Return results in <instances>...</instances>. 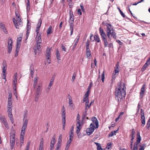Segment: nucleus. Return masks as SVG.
<instances>
[{
    "label": "nucleus",
    "mask_w": 150,
    "mask_h": 150,
    "mask_svg": "<svg viewBox=\"0 0 150 150\" xmlns=\"http://www.w3.org/2000/svg\"><path fill=\"white\" fill-rule=\"evenodd\" d=\"M126 88L123 82L118 83L117 87L115 88V95L116 100L119 103L125 98L126 94Z\"/></svg>",
    "instance_id": "f257e3e1"
},
{
    "label": "nucleus",
    "mask_w": 150,
    "mask_h": 150,
    "mask_svg": "<svg viewBox=\"0 0 150 150\" xmlns=\"http://www.w3.org/2000/svg\"><path fill=\"white\" fill-rule=\"evenodd\" d=\"M106 32L109 40H111L112 37L115 40L117 39L116 33L112 27L110 28H108V29L106 30Z\"/></svg>",
    "instance_id": "f03ea898"
},
{
    "label": "nucleus",
    "mask_w": 150,
    "mask_h": 150,
    "mask_svg": "<svg viewBox=\"0 0 150 150\" xmlns=\"http://www.w3.org/2000/svg\"><path fill=\"white\" fill-rule=\"evenodd\" d=\"M15 134L14 132H11L10 135V144L11 148L12 149L15 145Z\"/></svg>",
    "instance_id": "7ed1b4c3"
},
{
    "label": "nucleus",
    "mask_w": 150,
    "mask_h": 150,
    "mask_svg": "<svg viewBox=\"0 0 150 150\" xmlns=\"http://www.w3.org/2000/svg\"><path fill=\"white\" fill-rule=\"evenodd\" d=\"M96 128L93 124L91 123L90 125V128H87L86 130L87 134L89 135H90L93 133L94 131V130Z\"/></svg>",
    "instance_id": "20e7f679"
},
{
    "label": "nucleus",
    "mask_w": 150,
    "mask_h": 150,
    "mask_svg": "<svg viewBox=\"0 0 150 150\" xmlns=\"http://www.w3.org/2000/svg\"><path fill=\"white\" fill-rule=\"evenodd\" d=\"M7 69V66L6 64V62L5 61H4L3 62V68H2V73H3V76H2V78L3 79H5L6 81V71Z\"/></svg>",
    "instance_id": "39448f33"
},
{
    "label": "nucleus",
    "mask_w": 150,
    "mask_h": 150,
    "mask_svg": "<svg viewBox=\"0 0 150 150\" xmlns=\"http://www.w3.org/2000/svg\"><path fill=\"white\" fill-rule=\"evenodd\" d=\"M12 107H7V112L8 116L12 123H13L14 121L13 115L12 113Z\"/></svg>",
    "instance_id": "423d86ee"
},
{
    "label": "nucleus",
    "mask_w": 150,
    "mask_h": 150,
    "mask_svg": "<svg viewBox=\"0 0 150 150\" xmlns=\"http://www.w3.org/2000/svg\"><path fill=\"white\" fill-rule=\"evenodd\" d=\"M137 140L134 144V147L133 150H138V144L140 143L141 141V137L140 133L138 132L137 134Z\"/></svg>",
    "instance_id": "0eeeda50"
},
{
    "label": "nucleus",
    "mask_w": 150,
    "mask_h": 150,
    "mask_svg": "<svg viewBox=\"0 0 150 150\" xmlns=\"http://www.w3.org/2000/svg\"><path fill=\"white\" fill-rule=\"evenodd\" d=\"M36 44L33 48V49L34 51L35 54H36L37 52H40L41 50L40 48L41 47V43H39L38 42H36Z\"/></svg>",
    "instance_id": "6e6552de"
},
{
    "label": "nucleus",
    "mask_w": 150,
    "mask_h": 150,
    "mask_svg": "<svg viewBox=\"0 0 150 150\" xmlns=\"http://www.w3.org/2000/svg\"><path fill=\"white\" fill-rule=\"evenodd\" d=\"M12 41L11 39H8V52L10 54L12 50Z\"/></svg>",
    "instance_id": "1a4fd4ad"
},
{
    "label": "nucleus",
    "mask_w": 150,
    "mask_h": 150,
    "mask_svg": "<svg viewBox=\"0 0 150 150\" xmlns=\"http://www.w3.org/2000/svg\"><path fill=\"white\" fill-rule=\"evenodd\" d=\"M100 33L101 37V38H107V36L104 32L103 29L101 27L99 28Z\"/></svg>",
    "instance_id": "9d476101"
},
{
    "label": "nucleus",
    "mask_w": 150,
    "mask_h": 150,
    "mask_svg": "<svg viewBox=\"0 0 150 150\" xmlns=\"http://www.w3.org/2000/svg\"><path fill=\"white\" fill-rule=\"evenodd\" d=\"M91 120L92 121L93 123L92 124H95L96 126V128H98L99 126L98 122L97 120V119L95 117H93L91 119Z\"/></svg>",
    "instance_id": "9b49d317"
},
{
    "label": "nucleus",
    "mask_w": 150,
    "mask_h": 150,
    "mask_svg": "<svg viewBox=\"0 0 150 150\" xmlns=\"http://www.w3.org/2000/svg\"><path fill=\"white\" fill-rule=\"evenodd\" d=\"M55 142L56 140H55L54 136L51 142L50 150H53L54 149V145L55 144Z\"/></svg>",
    "instance_id": "f8f14e48"
},
{
    "label": "nucleus",
    "mask_w": 150,
    "mask_h": 150,
    "mask_svg": "<svg viewBox=\"0 0 150 150\" xmlns=\"http://www.w3.org/2000/svg\"><path fill=\"white\" fill-rule=\"evenodd\" d=\"M142 119V120H141V122L142 123V125L144 126L145 124V121L144 111L141 109V120Z\"/></svg>",
    "instance_id": "ddd939ff"
},
{
    "label": "nucleus",
    "mask_w": 150,
    "mask_h": 150,
    "mask_svg": "<svg viewBox=\"0 0 150 150\" xmlns=\"http://www.w3.org/2000/svg\"><path fill=\"white\" fill-rule=\"evenodd\" d=\"M42 91V85L41 84H40L38 85L35 90V93L41 94Z\"/></svg>",
    "instance_id": "4468645a"
},
{
    "label": "nucleus",
    "mask_w": 150,
    "mask_h": 150,
    "mask_svg": "<svg viewBox=\"0 0 150 150\" xmlns=\"http://www.w3.org/2000/svg\"><path fill=\"white\" fill-rule=\"evenodd\" d=\"M80 38V35H79L77 36L76 38L75 39L74 42V44L73 46V47L72 48V50H74V49L75 48L76 46V45H77V44Z\"/></svg>",
    "instance_id": "2eb2a0df"
},
{
    "label": "nucleus",
    "mask_w": 150,
    "mask_h": 150,
    "mask_svg": "<svg viewBox=\"0 0 150 150\" xmlns=\"http://www.w3.org/2000/svg\"><path fill=\"white\" fill-rule=\"evenodd\" d=\"M41 34L42 33H39L38 36H36V42H38L39 43H41L42 39H41Z\"/></svg>",
    "instance_id": "dca6fc26"
},
{
    "label": "nucleus",
    "mask_w": 150,
    "mask_h": 150,
    "mask_svg": "<svg viewBox=\"0 0 150 150\" xmlns=\"http://www.w3.org/2000/svg\"><path fill=\"white\" fill-rule=\"evenodd\" d=\"M42 20L40 19L38 20V23L37 24V27L36 28V32H39L40 30V27L41 26V24L42 23Z\"/></svg>",
    "instance_id": "f3484780"
},
{
    "label": "nucleus",
    "mask_w": 150,
    "mask_h": 150,
    "mask_svg": "<svg viewBox=\"0 0 150 150\" xmlns=\"http://www.w3.org/2000/svg\"><path fill=\"white\" fill-rule=\"evenodd\" d=\"M51 49L47 47V49L46 52V57H50L51 55Z\"/></svg>",
    "instance_id": "a211bd4d"
},
{
    "label": "nucleus",
    "mask_w": 150,
    "mask_h": 150,
    "mask_svg": "<svg viewBox=\"0 0 150 150\" xmlns=\"http://www.w3.org/2000/svg\"><path fill=\"white\" fill-rule=\"evenodd\" d=\"M102 24L104 26L106 25L107 26L106 29H108V28H110L112 27L110 24L108 23L106 21H103L102 23Z\"/></svg>",
    "instance_id": "6ab92c4d"
},
{
    "label": "nucleus",
    "mask_w": 150,
    "mask_h": 150,
    "mask_svg": "<svg viewBox=\"0 0 150 150\" xmlns=\"http://www.w3.org/2000/svg\"><path fill=\"white\" fill-rule=\"evenodd\" d=\"M83 124L82 122H81L79 121V120H77V124H76L77 128L81 129Z\"/></svg>",
    "instance_id": "aec40b11"
},
{
    "label": "nucleus",
    "mask_w": 150,
    "mask_h": 150,
    "mask_svg": "<svg viewBox=\"0 0 150 150\" xmlns=\"http://www.w3.org/2000/svg\"><path fill=\"white\" fill-rule=\"evenodd\" d=\"M39 150H44L43 140L42 139L40 142Z\"/></svg>",
    "instance_id": "412c9836"
},
{
    "label": "nucleus",
    "mask_w": 150,
    "mask_h": 150,
    "mask_svg": "<svg viewBox=\"0 0 150 150\" xmlns=\"http://www.w3.org/2000/svg\"><path fill=\"white\" fill-rule=\"evenodd\" d=\"M27 3L26 5V11L27 13H29L30 10V3L29 0H27Z\"/></svg>",
    "instance_id": "4be33fe9"
},
{
    "label": "nucleus",
    "mask_w": 150,
    "mask_h": 150,
    "mask_svg": "<svg viewBox=\"0 0 150 150\" xmlns=\"http://www.w3.org/2000/svg\"><path fill=\"white\" fill-rule=\"evenodd\" d=\"M106 38H105L102 39L104 42V46L105 47H108V43L107 41Z\"/></svg>",
    "instance_id": "5701e85b"
},
{
    "label": "nucleus",
    "mask_w": 150,
    "mask_h": 150,
    "mask_svg": "<svg viewBox=\"0 0 150 150\" xmlns=\"http://www.w3.org/2000/svg\"><path fill=\"white\" fill-rule=\"evenodd\" d=\"M62 118H65V108L64 106H63L62 108Z\"/></svg>",
    "instance_id": "b1692460"
},
{
    "label": "nucleus",
    "mask_w": 150,
    "mask_h": 150,
    "mask_svg": "<svg viewBox=\"0 0 150 150\" xmlns=\"http://www.w3.org/2000/svg\"><path fill=\"white\" fill-rule=\"evenodd\" d=\"M68 99H69V106L73 104L72 98L71 96L69 95H68Z\"/></svg>",
    "instance_id": "393cba45"
},
{
    "label": "nucleus",
    "mask_w": 150,
    "mask_h": 150,
    "mask_svg": "<svg viewBox=\"0 0 150 150\" xmlns=\"http://www.w3.org/2000/svg\"><path fill=\"white\" fill-rule=\"evenodd\" d=\"M73 131H74V129L73 128L71 129V130L70 131L69 134V139H72L73 136H74V134H73Z\"/></svg>",
    "instance_id": "a878e982"
},
{
    "label": "nucleus",
    "mask_w": 150,
    "mask_h": 150,
    "mask_svg": "<svg viewBox=\"0 0 150 150\" xmlns=\"http://www.w3.org/2000/svg\"><path fill=\"white\" fill-rule=\"evenodd\" d=\"M38 79V77L37 76L35 77L34 79L33 87L34 88H35L36 86Z\"/></svg>",
    "instance_id": "bb28decb"
},
{
    "label": "nucleus",
    "mask_w": 150,
    "mask_h": 150,
    "mask_svg": "<svg viewBox=\"0 0 150 150\" xmlns=\"http://www.w3.org/2000/svg\"><path fill=\"white\" fill-rule=\"evenodd\" d=\"M1 122L4 125L5 127L6 128H7V129H8L9 128V127L8 125V122H7V120L6 119L4 121H2V122Z\"/></svg>",
    "instance_id": "cd10ccee"
},
{
    "label": "nucleus",
    "mask_w": 150,
    "mask_h": 150,
    "mask_svg": "<svg viewBox=\"0 0 150 150\" xmlns=\"http://www.w3.org/2000/svg\"><path fill=\"white\" fill-rule=\"evenodd\" d=\"M47 34H50L52 33V28L51 26H50L47 30Z\"/></svg>",
    "instance_id": "c85d7f7f"
},
{
    "label": "nucleus",
    "mask_w": 150,
    "mask_h": 150,
    "mask_svg": "<svg viewBox=\"0 0 150 150\" xmlns=\"http://www.w3.org/2000/svg\"><path fill=\"white\" fill-rule=\"evenodd\" d=\"M41 94L35 93V101L37 102L39 100V98Z\"/></svg>",
    "instance_id": "c756f323"
},
{
    "label": "nucleus",
    "mask_w": 150,
    "mask_h": 150,
    "mask_svg": "<svg viewBox=\"0 0 150 150\" xmlns=\"http://www.w3.org/2000/svg\"><path fill=\"white\" fill-rule=\"evenodd\" d=\"M140 108H141V105H140V102H139L138 104V106H137V112H136V115H139V109Z\"/></svg>",
    "instance_id": "7c9ffc66"
},
{
    "label": "nucleus",
    "mask_w": 150,
    "mask_h": 150,
    "mask_svg": "<svg viewBox=\"0 0 150 150\" xmlns=\"http://www.w3.org/2000/svg\"><path fill=\"white\" fill-rule=\"evenodd\" d=\"M17 82V79H14L13 81V84L14 86L13 87V89L15 91H16V83Z\"/></svg>",
    "instance_id": "2f4dec72"
},
{
    "label": "nucleus",
    "mask_w": 150,
    "mask_h": 150,
    "mask_svg": "<svg viewBox=\"0 0 150 150\" xmlns=\"http://www.w3.org/2000/svg\"><path fill=\"white\" fill-rule=\"evenodd\" d=\"M94 40L97 42H100V39L98 35H95L94 36Z\"/></svg>",
    "instance_id": "473e14b6"
},
{
    "label": "nucleus",
    "mask_w": 150,
    "mask_h": 150,
    "mask_svg": "<svg viewBox=\"0 0 150 150\" xmlns=\"http://www.w3.org/2000/svg\"><path fill=\"white\" fill-rule=\"evenodd\" d=\"M117 130L112 131L109 134L108 136V137H112L114 135H116V134L117 132Z\"/></svg>",
    "instance_id": "72a5a7b5"
},
{
    "label": "nucleus",
    "mask_w": 150,
    "mask_h": 150,
    "mask_svg": "<svg viewBox=\"0 0 150 150\" xmlns=\"http://www.w3.org/2000/svg\"><path fill=\"white\" fill-rule=\"evenodd\" d=\"M28 120L25 119L24 122L23 124L22 127H23V129H26L27 125L28 124Z\"/></svg>",
    "instance_id": "f704fd0d"
},
{
    "label": "nucleus",
    "mask_w": 150,
    "mask_h": 150,
    "mask_svg": "<svg viewBox=\"0 0 150 150\" xmlns=\"http://www.w3.org/2000/svg\"><path fill=\"white\" fill-rule=\"evenodd\" d=\"M95 144L97 146V150H102L101 146L100 143L97 142H95Z\"/></svg>",
    "instance_id": "c9c22d12"
},
{
    "label": "nucleus",
    "mask_w": 150,
    "mask_h": 150,
    "mask_svg": "<svg viewBox=\"0 0 150 150\" xmlns=\"http://www.w3.org/2000/svg\"><path fill=\"white\" fill-rule=\"evenodd\" d=\"M57 58L58 60H60V55L59 51L57 50L56 52Z\"/></svg>",
    "instance_id": "e433bc0d"
},
{
    "label": "nucleus",
    "mask_w": 150,
    "mask_h": 150,
    "mask_svg": "<svg viewBox=\"0 0 150 150\" xmlns=\"http://www.w3.org/2000/svg\"><path fill=\"white\" fill-rule=\"evenodd\" d=\"M13 107L12 106V100H8L7 107Z\"/></svg>",
    "instance_id": "4c0bfd02"
},
{
    "label": "nucleus",
    "mask_w": 150,
    "mask_h": 150,
    "mask_svg": "<svg viewBox=\"0 0 150 150\" xmlns=\"http://www.w3.org/2000/svg\"><path fill=\"white\" fill-rule=\"evenodd\" d=\"M31 28V23H29V21H28L27 23V30L30 31Z\"/></svg>",
    "instance_id": "58836bf2"
},
{
    "label": "nucleus",
    "mask_w": 150,
    "mask_h": 150,
    "mask_svg": "<svg viewBox=\"0 0 150 150\" xmlns=\"http://www.w3.org/2000/svg\"><path fill=\"white\" fill-rule=\"evenodd\" d=\"M89 101H87V102L85 104V110H87L88 108H89L90 107V106L89 105Z\"/></svg>",
    "instance_id": "ea45409f"
},
{
    "label": "nucleus",
    "mask_w": 150,
    "mask_h": 150,
    "mask_svg": "<svg viewBox=\"0 0 150 150\" xmlns=\"http://www.w3.org/2000/svg\"><path fill=\"white\" fill-rule=\"evenodd\" d=\"M6 120L5 117L1 114H0V120L2 122Z\"/></svg>",
    "instance_id": "a19ab883"
},
{
    "label": "nucleus",
    "mask_w": 150,
    "mask_h": 150,
    "mask_svg": "<svg viewBox=\"0 0 150 150\" xmlns=\"http://www.w3.org/2000/svg\"><path fill=\"white\" fill-rule=\"evenodd\" d=\"M62 135L60 134L59 136V137L58 139V142L57 143L61 144L62 143Z\"/></svg>",
    "instance_id": "79ce46f5"
},
{
    "label": "nucleus",
    "mask_w": 150,
    "mask_h": 150,
    "mask_svg": "<svg viewBox=\"0 0 150 150\" xmlns=\"http://www.w3.org/2000/svg\"><path fill=\"white\" fill-rule=\"evenodd\" d=\"M118 64V62L116 66V67H117V68L116 69H115L114 70V71H115V74L116 73H118L119 71V69H118V66H119V65Z\"/></svg>",
    "instance_id": "37998d69"
},
{
    "label": "nucleus",
    "mask_w": 150,
    "mask_h": 150,
    "mask_svg": "<svg viewBox=\"0 0 150 150\" xmlns=\"http://www.w3.org/2000/svg\"><path fill=\"white\" fill-rule=\"evenodd\" d=\"M145 88V85L144 84L142 87L141 88V95L142 94H144V88Z\"/></svg>",
    "instance_id": "c03bdc74"
},
{
    "label": "nucleus",
    "mask_w": 150,
    "mask_h": 150,
    "mask_svg": "<svg viewBox=\"0 0 150 150\" xmlns=\"http://www.w3.org/2000/svg\"><path fill=\"white\" fill-rule=\"evenodd\" d=\"M86 55L87 58L89 59L91 56V52H86Z\"/></svg>",
    "instance_id": "a18cd8bd"
},
{
    "label": "nucleus",
    "mask_w": 150,
    "mask_h": 150,
    "mask_svg": "<svg viewBox=\"0 0 150 150\" xmlns=\"http://www.w3.org/2000/svg\"><path fill=\"white\" fill-rule=\"evenodd\" d=\"M89 90H88L87 91V92L85 94L84 96V97L86 98H88V96L89 94Z\"/></svg>",
    "instance_id": "49530a36"
},
{
    "label": "nucleus",
    "mask_w": 150,
    "mask_h": 150,
    "mask_svg": "<svg viewBox=\"0 0 150 150\" xmlns=\"http://www.w3.org/2000/svg\"><path fill=\"white\" fill-rule=\"evenodd\" d=\"M26 129H23V127L22 128V130L21 132V136H24L25 133V131Z\"/></svg>",
    "instance_id": "de8ad7c7"
},
{
    "label": "nucleus",
    "mask_w": 150,
    "mask_h": 150,
    "mask_svg": "<svg viewBox=\"0 0 150 150\" xmlns=\"http://www.w3.org/2000/svg\"><path fill=\"white\" fill-rule=\"evenodd\" d=\"M69 18L72 17H74V16L73 13V11L71 10H70L69 12Z\"/></svg>",
    "instance_id": "09e8293b"
},
{
    "label": "nucleus",
    "mask_w": 150,
    "mask_h": 150,
    "mask_svg": "<svg viewBox=\"0 0 150 150\" xmlns=\"http://www.w3.org/2000/svg\"><path fill=\"white\" fill-rule=\"evenodd\" d=\"M70 25V29H74V23L69 22Z\"/></svg>",
    "instance_id": "8fccbe9b"
},
{
    "label": "nucleus",
    "mask_w": 150,
    "mask_h": 150,
    "mask_svg": "<svg viewBox=\"0 0 150 150\" xmlns=\"http://www.w3.org/2000/svg\"><path fill=\"white\" fill-rule=\"evenodd\" d=\"M150 127V118L148 120V121L147 123V125L146 126V127L147 129H149Z\"/></svg>",
    "instance_id": "3c124183"
},
{
    "label": "nucleus",
    "mask_w": 150,
    "mask_h": 150,
    "mask_svg": "<svg viewBox=\"0 0 150 150\" xmlns=\"http://www.w3.org/2000/svg\"><path fill=\"white\" fill-rule=\"evenodd\" d=\"M148 66L145 64H144L142 68L141 69V71H144L146 69V68Z\"/></svg>",
    "instance_id": "603ef678"
},
{
    "label": "nucleus",
    "mask_w": 150,
    "mask_h": 150,
    "mask_svg": "<svg viewBox=\"0 0 150 150\" xmlns=\"http://www.w3.org/2000/svg\"><path fill=\"white\" fill-rule=\"evenodd\" d=\"M118 9L119 11L120 12V13L121 16L125 18V16L124 14L123 13V12L121 11L119 8H118Z\"/></svg>",
    "instance_id": "864d4df0"
},
{
    "label": "nucleus",
    "mask_w": 150,
    "mask_h": 150,
    "mask_svg": "<svg viewBox=\"0 0 150 150\" xmlns=\"http://www.w3.org/2000/svg\"><path fill=\"white\" fill-rule=\"evenodd\" d=\"M111 146H112V144L110 142V143H108L107 144V146H106V148H107L108 149H109L110 148H111Z\"/></svg>",
    "instance_id": "5fc2aeb1"
},
{
    "label": "nucleus",
    "mask_w": 150,
    "mask_h": 150,
    "mask_svg": "<svg viewBox=\"0 0 150 150\" xmlns=\"http://www.w3.org/2000/svg\"><path fill=\"white\" fill-rule=\"evenodd\" d=\"M105 79V74H104V72L103 71V73L101 75V79L102 80V81L103 82H104V80Z\"/></svg>",
    "instance_id": "6e6d98bb"
},
{
    "label": "nucleus",
    "mask_w": 150,
    "mask_h": 150,
    "mask_svg": "<svg viewBox=\"0 0 150 150\" xmlns=\"http://www.w3.org/2000/svg\"><path fill=\"white\" fill-rule=\"evenodd\" d=\"M72 142V139H69V140L67 141L66 145L70 146L71 143Z\"/></svg>",
    "instance_id": "4d7b16f0"
},
{
    "label": "nucleus",
    "mask_w": 150,
    "mask_h": 150,
    "mask_svg": "<svg viewBox=\"0 0 150 150\" xmlns=\"http://www.w3.org/2000/svg\"><path fill=\"white\" fill-rule=\"evenodd\" d=\"M24 136H21L20 137V143L22 144L24 142Z\"/></svg>",
    "instance_id": "13d9d810"
},
{
    "label": "nucleus",
    "mask_w": 150,
    "mask_h": 150,
    "mask_svg": "<svg viewBox=\"0 0 150 150\" xmlns=\"http://www.w3.org/2000/svg\"><path fill=\"white\" fill-rule=\"evenodd\" d=\"M12 94L11 93H9L8 95V100H12Z\"/></svg>",
    "instance_id": "bf43d9fd"
},
{
    "label": "nucleus",
    "mask_w": 150,
    "mask_h": 150,
    "mask_svg": "<svg viewBox=\"0 0 150 150\" xmlns=\"http://www.w3.org/2000/svg\"><path fill=\"white\" fill-rule=\"evenodd\" d=\"M146 146V144H145L141 145V150H144Z\"/></svg>",
    "instance_id": "052dcab7"
},
{
    "label": "nucleus",
    "mask_w": 150,
    "mask_h": 150,
    "mask_svg": "<svg viewBox=\"0 0 150 150\" xmlns=\"http://www.w3.org/2000/svg\"><path fill=\"white\" fill-rule=\"evenodd\" d=\"M1 29L3 30L4 32L6 34H7L8 33V31L6 29L5 26H4V28H2Z\"/></svg>",
    "instance_id": "680f3d73"
},
{
    "label": "nucleus",
    "mask_w": 150,
    "mask_h": 150,
    "mask_svg": "<svg viewBox=\"0 0 150 150\" xmlns=\"http://www.w3.org/2000/svg\"><path fill=\"white\" fill-rule=\"evenodd\" d=\"M30 30H27V32H26V39H25L26 40L28 39V36H29V33H30Z\"/></svg>",
    "instance_id": "e2e57ef3"
},
{
    "label": "nucleus",
    "mask_w": 150,
    "mask_h": 150,
    "mask_svg": "<svg viewBox=\"0 0 150 150\" xmlns=\"http://www.w3.org/2000/svg\"><path fill=\"white\" fill-rule=\"evenodd\" d=\"M145 64H146L147 66L150 64V58H149L148 59Z\"/></svg>",
    "instance_id": "0e129e2a"
},
{
    "label": "nucleus",
    "mask_w": 150,
    "mask_h": 150,
    "mask_svg": "<svg viewBox=\"0 0 150 150\" xmlns=\"http://www.w3.org/2000/svg\"><path fill=\"white\" fill-rule=\"evenodd\" d=\"M30 74L31 76L32 77H33L34 74V71L32 69H30Z\"/></svg>",
    "instance_id": "69168bd1"
},
{
    "label": "nucleus",
    "mask_w": 150,
    "mask_h": 150,
    "mask_svg": "<svg viewBox=\"0 0 150 150\" xmlns=\"http://www.w3.org/2000/svg\"><path fill=\"white\" fill-rule=\"evenodd\" d=\"M87 101H89V99L88 98H86L85 97H84L83 99V102H85L86 103L87 102Z\"/></svg>",
    "instance_id": "338daca9"
},
{
    "label": "nucleus",
    "mask_w": 150,
    "mask_h": 150,
    "mask_svg": "<svg viewBox=\"0 0 150 150\" xmlns=\"http://www.w3.org/2000/svg\"><path fill=\"white\" fill-rule=\"evenodd\" d=\"M74 17L71 18H69V22L74 23Z\"/></svg>",
    "instance_id": "774afa93"
}]
</instances>
